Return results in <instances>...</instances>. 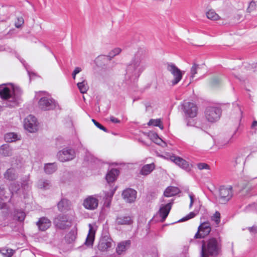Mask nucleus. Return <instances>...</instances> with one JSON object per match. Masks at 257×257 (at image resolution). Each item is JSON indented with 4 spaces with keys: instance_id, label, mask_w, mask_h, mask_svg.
Instances as JSON below:
<instances>
[{
    "instance_id": "54",
    "label": "nucleus",
    "mask_w": 257,
    "mask_h": 257,
    "mask_svg": "<svg viewBox=\"0 0 257 257\" xmlns=\"http://www.w3.org/2000/svg\"><path fill=\"white\" fill-rule=\"evenodd\" d=\"M248 230L249 232L253 234H257V227L256 226H252L251 227H248Z\"/></svg>"
},
{
    "instance_id": "13",
    "label": "nucleus",
    "mask_w": 257,
    "mask_h": 257,
    "mask_svg": "<svg viewBox=\"0 0 257 257\" xmlns=\"http://www.w3.org/2000/svg\"><path fill=\"white\" fill-rule=\"evenodd\" d=\"M98 205V199L97 195L87 196L83 201V206L88 210H93L96 209Z\"/></svg>"
},
{
    "instance_id": "40",
    "label": "nucleus",
    "mask_w": 257,
    "mask_h": 257,
    "mask_svg": "<svg viewBox=\"0 0 257 257\" xmlns=\"http://www.w3.org/2000/svg\"><path fill=\"white\" fill-rule=\"evenodd\" d=\"M237 131V129H236L234 132V133L231 135V136L230 137H229V138H227V139H226V140H225L224 141L223 146H227L229 144L232 143L233 139L234 138Z\"/></svg>"
},
{
    "instance_id": "32",
    "label": "nucleus",
    "mask_w": 257,
    "mask_h": 257,
    "mask_svg": "<svg viewBox=\"0 0 257 257\" xmlns=\"http://www.w3.org/2000/svg\"><path fill=\"white\" fill-rule=\"evenodd\" d=\"M50 181L47 180H40L37 183V187L41 189L47 190L50 188Z\"/></svg>"
},
{
    "instance_id": "27",
    "label": "nucleus",
    "mask_w": 257,
    "mask_h": 257,
    "mask_svg": "<svg viewBox=\"0 0 257 257\" xmlns=\"http://www.w3.org/2000/svg\"><path fill=\"white\" fill-rule=\"evenodd\" d=\"M5 140L7 142H13L21 140V136L15 133H9L5 135Z\"/></svg>"
},
{
    "instance_id": "26",
    "label": "nucleus",
    "mask_w": 257,
    "mask_h": 257,
    "mask_svg": "<svg viewBox=\"0 0 257 257\" xmlns=\"http://www.w3.org/2000/svg\"><path fill=\"white\" fill-rule=\"evenodd\" d=\"M179 189L177 187L170 186L166 189L164 195L167 197H171L178 194Z\"/></svg>"
},
{
    "instance_id": "47",
    "label": "nucleus",
    "mask_w": 257,
    "mask_h": 257,
    "mask_svg": "<svg viewBox=\"0 0 257 257\" xmlns=\"http://www.w3.org/2000/svg\"><path fill=\"white\" fill-rule=\"evenodd\" d=\"M24 20L22 18H19L17 19V21L15 23V26L17 28H20L24 24Z\"/></svg>"
},
{
    "instance_id": "28",
    "label": "nucleus",
    "mask_w": 257,
    "mask_h": 257,
    "mask_svg": "<svg viewBox=\"0 0 257 257\" xmlns=\"http://www.w3.org/2000/svg\"><path fill=\"white\" fill-rule=\"evenodd\" d=\"M155 169L154 163L144 165L141 169V174L143 175H148Z\"/></svg>"
},
{
    "instance_id": "10",
    "label": "nucleus",
    "mask_w": 257,
    "mask_h": 257,
    "mask_svg": "<svg viewBox=\"0 0 257 257\" xmlns=\"http://www.w3.org/2000/svg\"><path fill=\"white\" fill-rule=\"evenodd\" d=\"M75 152L72 149L65 148L59 151L57 154V157L59 160L64 162L69 161L74 158Z\"/></svg>"
},
{
    "instance_id": "31",
    "label": "nucleus",
    "mask_w": 257,
    "mask_h": 257,
    "mask_svg": "<svg viewBox=\"0 0 257 257\" xmlns=\"http://www.w3.org/2000/svg\"><path fill=\"white\" fill-rule=\"evenodd\" d=\"M76 236V230L72 229L66 235L65 239L68 243H71L75 240Z\"/></svg>"
},
{
    "instance_id": "15",
    "label": "nucleus",
    "mask_w": 257,
    "mask_h": 257,
    "mask_svg": "<svg viewBox=\"0 0 257 257\" xmlns=\"http://www.w3.org/2000/svg\"><path fill=\"white\" fill-rule=\"evenodd\" d=\"M137 191L132 188H127L122 193L123 199L126 202L132 203L135 201L137 198Z\"/></svg>"
},
{
    "instance_id": "52",
    "label": "nucleus",
    "mask_w": 257,
    "mask_h": 257,
    "mask_svg": "<svg viewBox=\"0 0 257 257\" xmlns=\"http://www.w3.org/2000/svg\"><path fill=\"white\" fill-rule=\"evenodd\" d=\"M189 198L190 199V204H189V208H191L193 205V202H194V195L193 194V193H189Z\"/></svg>"
},
{
    "instance_id": "20",
    "label": "nucleus",
    "mask_w": 257,
    "mask_h": 257,
    "mask_svg": "<svg viewBox=\"0 0 257 257\" xmlns=\"http://www.w3.org/2000/svg\"><path fill=\"white\" fill-rule=\"evenodd\" d=\"M88 226L89 232L86 238L85 244L88 246H91L94 240L95 231L91 224H89Z\"/></svg>"
},
{
    "instance_id": "64",
    "label": "nucleus",
    "mask_w": 257,
    "mask_h": 257,
    "mask_svg": "<svg viewBox=\"0 0 257 257\" xmlns=\"http://www.w3.org/2000/svg\"><path fill=\"white\" fill-rule=\"evenodd\" d=\"M76 75H77V74H75V73L74 72H73V73H72V77H73V78L74 79H75Z\"/></svg>"
},
{
    "instance_id": "16",
    "label": "nucleus",
    "mask_w": 257,
    "mask_h": 257,
    "mask_svg": "<svg viewBox=\"0 0 257 257\" xmlns=\"http://www.w3.org/2000/svg\"><path fill=\"white\" fill-rule=\"evenodd\" d=\"M115 222L118 225H130L133 224V219L129 215L120 214L117 216Z\"/></svg>"
},
{
    "instance_id": "19",
    "label": "nucleus",
    "mask_w": 257,
    "mask_h": 257,
    "mask_svg": "<svg viewBox=\"0 0 257 257\" xmlns=\"http://www.w3.org/2000/svg\"><path fill=\"white\" fill-rule=\"evenodd\" d=\"M37 225L41 231H45L51 225V221L47 217H43L39 219Z\"/></svg>"
},
{
    "instance_id": "58",
    "label": "nucleus",
    "mask_w": 257,
    "mask_h": 257,
    "mask_svg": "<svg viewBox=\"0 0 257 257\" xmlns=\"http://www.w3.org/2000/svg\"><path fill=\"white\" fill-rule=\"evenodd\" d=\"M255 2H251L250 3H249V6H248V9H253L254 8H255Z\"/></svg>"
},
{
    "instance_id": "59",
    "label": "nucleus",
    "mask_w": 257,
    "mask_h": 257,
    "mask_svg": "<svg viewBox=\"0 0 257 257\" xmlns=\"http://www.w3.org/2000/svg\"><path fill=\"white\" fill-rule=\"evenodd\" d=\"M250 67L252 69L253 71H257V62L255 64H252Z\"/></svg>"
},
{
    "instance_id": "2",
    "label": "nucleus",
    "mask_w": 257,
    "mask_h": 257,
    "mask_svg": "<svg viewBox=\"0 0 257 257\" xmlns=\"http://www.w3.org/2000/svg\"><path fill=\"white\" fill-rule=\"evenodd\" d=\"M221 252V239L212 237L205 241H202L199 257H218Z\"/></svg>"
},
{
    "instance_id": "5",
    "label": "nucleus",
    "mask_w": 257,
    "mask_h": 257,
    "mask_svg": "<svg viewBox=\"0 0 257 257\" xmlns=\"http://www.w3.org/2000/svg\"><path fill=\"white\" fill-rule=\"evenodd\" d=\"M211 230L210 224L208 222H204L198 227V230L194 236V238L190 241L191 243H195V239L203 238L208 235Z\"/></svg>"
},
{
    "instance_id": "48",
    "label": "nucleus",
    "mask_w": 257,
    "mask_h": 257,
    "mask_svg": "<svg viewBox=\"0 0 257 257\" xmlns=\"http://www.w3.org/2000/svg\"><path fill=\"white\" fill-rule=\"evenodd\" d=\"M17 217L19 221H22L25 218V214L22 211L18 212L17 214Z\"/></svg>"
},
{
    "instance_id": "1",
    "label": "nucleus",
    "mask_w": 257,
    "mask_h": 257,
    "mask_svg": "<svg viewBox=\"0 0 257 257\" xmlns=\"http://www.w3.org/2000/svg\"><path fill=\"white\" fill-rule=\"evenodd\" d=\"M149 65L147 53L144 49H139L135 54L126 69L124 80L130 84L135 83Z\"/></svg>"
},
{
    "instance_id": "61",
    "label": "nucleus",
    "mask_w": 257,
    "mask_h": 257,
    "mask_svg": "<svg viewBox=\"0 0 257 257\" xmlns=\"http://www.w3.org/2000/svg\"><path fill=\"white\" fill-rule=\"evenodd\" d=\"M236 107H237V109L238 110V111L239 112V115H240L239 119H240L241 117V115H242V112L241 110L240 106L238 104L236 105Z\"/></svg>"
},
{
    "instance_id": "18",
    "label": "nucleus",
    "mask_w": 257,
    "mask_h": 257,
    "mask_svg": "<svg viewBox=\"0 0 257 257\" xmlns=\"http://www.w3.org/2000/svg\"><path fill=\"white\" fill-rule=\"evenodd\" d=\"M172 203L170 202L165 205H161L159 211L160 216L161 217V221L163 222L168 216L172 208Z\"/></svg>"
},
{
    "instance_id": "55",
    "label": "nucleus",
    "mask_w": 257,
    "mask_h": 257,
    "mask_svg": "<svg viewBox=\"0 0 257 257\" xmlns=\"http://www.w3.org/2000/svg\"><path fill=\"white\" fill-rule=\"evenodd\" d=\"M187 125L188 126H193L195 124V122L194 120H187Z\"/></svg>"
},
{
    "instance_id": "24",
    "label": "nucleus",
    "mask_w": 257,
    "mask_h": 257,
    "mask_svg": "<svg viewBox=\"0 0 257 257\" xmlns=\"http://www.w3.org/2000/svg\"><path fill=\"white\" fill-rule=\"evenodd\" d=\"M58 208L60 211H65L70 208V202L66 199H62L57 204Z\"/></svg>"
},
{
    "instance_id": "46",
    "label": "nucleus",
    "mask_w": 257,
    "mask_h": 257,
    "mask_svg": "<svg viewBox=\"0 0 257 257\" xmlns=\"http://www.w3.org/2000/svg\"><path fill=\"white\" fill-rule=\"evenodd\" d=\"M197 167L199 170L209 169V166L204 163L198 164Z\"/></svg>"
},
{
    "instance_id": "39",
    "label": "nucleus",
    "mask_w": 257,
    "mask_h": 257,
    "mask_svg": "<svg viewBox=\"0 0 257 257\" xmlns=\"http://www.w3.org/2000/svg\"><path fill=\"white\" fill-rule=\"evenodd\" d=\"M243 161V157L241 155L237 156L233 160L232 164L236 167L238 164H241Z\"/></svg>"
},
{
    "instance_id": "36",
    "label": "nucleus",
    "mask_w": 257,
    "mask_h": 257,
    "mask_svg": "<svg viewBox=\"0 0 257 257\" xmlns=\"http://www.w3.org/2000/svg\"><path fill=\"white\" fill-rule=\"evenodd\" d=\"M149 125H153L159 126L161 130L163 129V125L160 119H151L148 123Z\"/></svg>"
},
{
    "instance_id": "12",
    "label": "nucleus",
    "mask_w": 257,
    "mask_h": 257,
    "mask_svg": "<svg viewBox=\"0 0 257 257\" xmlns=\"http://www.w3.org/2000/svg\"><path fill=\"white\" fill-rule=\"evenodd\" d=\"M113 245L112 239L108 235L102 236L97 245L98 249L101 251H106Z\"/></svg>"
},
{
    "instance_id": "3",
    "label": "nucleus",
    "mask_w": 257,
    "mask_h": 257,
    "mask_svg": "<svg viewBox=\"0 0 257 257\" xmlns=\"http://www.w3.org/2000/svg\"><path fill=\"white\" fill-rule=\"evenodd\" d=\"M22 89L13 83H4L0 85V96H18L22 95Z\"/></svg>"
},
{
    "instance_id": "42",
    "label": "nucleus",
    "mask_w": 257,
    "mask_h": 257,
    "mask_svg": "<svg viewBox=\"0 0 257 257\" xmlns=\"http://www.w3.org/2000/svg\"><path fill=\"white\" fill-rule=\"evenodd\" d=\"M20 186L19 184L16 183H12L10 186V190L11 191L12 194L14 193H17L19 190Z\"/></svg>"
},
{
    "instance_id": "43",
    "label": "nucleus",
    "mask_w": 257,
    "mask_h": 257,
    "mask_svg": "<svg viewBox=\"0 0 257 257\" xmlns=\"http://www.w3.org/2000/svg\"><path fill=\"white\" fill-rule=\"evenodd\" d=\"M196 213H195L194 212H191L189 214H188L187 215H186L185 217L182 218L179 221H185L188 219H191L193 217H194L196 215Z\"/></svg>"
},
{
    "instance_id": "8",
    "label": "nucleus",
    "mask_w": 257,
    "mask_h": 257,
    "mask_svg": "<svg viewBox=\"0 0 257 257\" xmlns=\"http://www.w3.org/2000/svg\"><path fill=\"white\" fill-rule=\"evenodd\" d=\"M232 195L231 186H222L219 188V201L222 204H224L231 199Z\"/></svg>"
},
{
    "instance_id": "38",
    "label": "nucleus",
    "mask_w": 257,
    "mask_h": 257,
    "mask_svg": "<svg viewBox=\"0 0 257 257\" xmlns=\"http://www.w3.org/2000/svg\"><path fill=\"white\" fill-rule=\"evenodd\" d=\"M212 221H214L216 225L219 224L220 222V214L218 211H216L211 217Z\"/></svg>"
},
{
    "instance_id": "63",
    "label": "nucleus",
    "mask_w": 257,
    "mask_h": 257,
    "mask_svg": "<svg viewBox=\"0 0 257 257\" xmlns=\"http://www.w3.org/2000/svg\"><path fill=\"white\" fill-rule=\"evenodd\" d=\"M257 126V121L254 120L253 121L252 124H251V128H254L255 127Z\"/></svg>"
},
{
    "instance_id": "30",
    "label": "nucleus",
    "mask_w": 257,
    "mask_h": 257,
    "mask_svg": "<svg viewBox=\"0 0 257 257\" xmlns=\"http://www.w3.org/2000/svg\"><path fill=\"white\" fill-rule=\"evenodd\" d=\"M4 176L5 178L9 180H13L17 177L16 171L14 168L8 169L5 173Z\"/></svg>"
},
{
    "instance_id": "25",
    "label": "nucleus",
    "mask_w": 257,
    "mask_h": 257,
    "mask_svg": "<svg viewBox=\"0 0 257 257\" xmlns=\"http://www.w3.org/2000/svg\"><path fill=\"white\" fill-rule=\"evenodd\" d=\"M0 154L3 156H11L13 154V150L8 144L2 145L0 147Z\"/></svg>"
},
{
    "instance_id": "44",
    "label": "nucleus",
    "mask_w": 257,
    "mask_h": 257,
    "mask_svg": "<svg viewBox=\"0 0 257 257\" xmlns=\"http://www.w3.org/2000/svg\"><path fill=\"white\" fill-rule=\"evenodd\" d=\"M113 195V192L111 193L109 196H108L106 197L105 201L104 203V205L107 207H109L110 206V202H111V198Z\"/></svg>"
},
{
    "instance_id": "21",
    "label": "nucleus",
    "mask_w": 257,
    "mask_h": 257,
    "mask_svg": "<svg viewBox=\"0 0 257 257\" xmlns=\"http://www.w3.org/2000/svg\"><path fill=\"white\" fill-rule=\"evenodd\" d=\"M131 241L129 240H124L119 242L116 248V252L118 254H121L124 252L130 246Z\"/></svg>"
},
{
    "instance_id": "62",
    "label": "nucleus",
    "mask_w": 257,
    "mask_h": 257,
    "mask_svg": "<svg viewBox=\"0 0 257 257\" xmlns=\"http://www.w3.org/2000/svg\"><path fill=\"white\" fill-rule=\"evenodd\" d=\"M2 199L0 198V209H2L5 207L6 206V203L4 202H3L2 201Z\"/></svg>"
},
{
    "instance_id": "37",
    "label": "nucleus",
    "mask_w": 257,
    "mask_h": 257,
    "mask_svg": "<svg viewBox=\"0 0 257 257\" xmlns=\"http://www.w3.org/2000/svg\"><path fill=\"white\" fill-rule=\"evenodd\" d=\"M200 68V67L199 65H197L196 64H194L193 65V66L191 68V70H190V73H191L190 79H193L194 78L195 74L198 73Z\"/></svg>"
},
{
    "instance_id": "45",
    "label": "nucleus",
    "mask_w": 257,
    "mask_h": 257,
    "mask_svg": "<svg viewBox=\"0 0 257 257\" xmlns=\"http://www.w3.org/2000/svg\"><path fill=\"white\" fill-rule=\"evenodd\" d=\"M92 121L98 128L104 131L105 132H107V129L103 125H102L101 124H100L99 122H98L97 121H96L95 119H92Z\"/></svg>"
},
{
    "instance_id": "33",
    "label": "nucleus",
    "mask_w": 257,
    "mask_h": 257,
    "mask_svg": "<svg viewBox=\"0 0 257 257\" xmlns=\"http://www.w3.org/2000/svg\"><path fill=\"white\" fill-rule=\"evenodd\" d=\"M3 99L4 103L10 107H14L17 105L16 97H1Z\"/></svg>"
},
{
    "instance_id": "57",
    "label": "nucleus",
    "mask_w": 257,
    "mask_h": 257,
    "mask_svg": "<svg viewBox=\"0 0 257 257\" xmlns=\"http://www.w3.org/2000/svg\"><path fill=\"white\" fill-rule=\"evenodd\" d=\"M110 120L111 122H112L113 123H119L120 122V120L114 116H111L110 117Z\"/></svg>"
},
{
    "instance_id": "34",
    "label": "nucleus",
    "mask_w": 257,
    "mask_h": 257,
    "mask_svg": "<svg viewBox=\"0 0 257 257\" xmlns=\"http://www.w3.org/2000/svg\"><path fill=\"white\" fill-rule=\"evenodd\" d=\"M15 252V250L6 247H4L0 249V253L4 257H12Z\"/></svg>"
},
{
    "instance_id": "14",
    "label": "nucleus",
    "mask_w": 257,
    "mask_h": 257,
    "mask_svg": "<svg viewBox=\"0 0 257 257\" xmlns=\"http://www.w3.org/2000/svg\"><path fill=\"white\" fill-rule=\"evenodd\" d=\"M39 105L42 109L47 110L55 108L56 103L52 97H41Z\"/></svg>"
},
{
    "instance_id": "50",
    "label": "nucleus",
    "mask_w": 257,
    "mask_h": 257,
    "mask_svg": "<svg viewBox=\"0 0 257 257\" xmlns=\"http://www.w3.org/2000/svg\"><path fill=\"white\" fill-rule=\"evenodd\" d=\"M149 137L154 142H155V140H156L159 137L157 134L153 132L149 133Z\"/></svg>"
},
{
    "instance_id": "9",
    "label": "nucleus",
    "mask_w": 257,
    "mask_h": 257,
    "mask_svg": "<svg viewBox=\"0 0 257 257\" xmlns=\"http://www.w3.org/2000/svg\"><path fill=\"white\" fill-rule=\"evenodd\" d=\"M38 124L36 117L32 115H28L24 122L25 129L32 133L38 131Z\"/></svg>"
},
{
    "instance_id": "53",
    "label": "nucleus",
    "mask_w": 257,
    "mask_h": 257,
    "mask_svg": "<svg viewBox=\"0 0 257 257\" xmlns=\"http://www.w3.org/2000/svg\"><path fill=\"white\" fill-rule=\"evenodd\" d=\"M220 82V80L217 78H214L211 80V84L212 86H215L216 85L219 84Z\"/></svg>"
},
{
    "instance_id": "22",
    "label": "nucleus",
    "mask_w": 257,
    "mask_h": 257,
    "mask_svg": "<svg viewBox=\"0 0 257 257\" xmlns=\"http://www.w3.org/2000/svg\"><path fill=\"white\" fill-rule=\"evenodd\" d=\"M77 86L80 92L82 94L86 93L89 89L87 82L83 77L80 79V81L77 83Z\"/></svg>"
},
{
    "instance_id": "35",
    "label": "nucleus",
    "mask_w": 257,
    "mask_h": 257,
    "mask_svg": "<svg viewBox=\"0 0 257 257\" xmlns=\"http://www.w3.org/2000/svg\"><path fill=\"white\" fill-rule=\"evenodd\" d=\"M206 16L208 19L213 21L220 19L219 16L213 11L209 10L206 13Z\"/></svg>"
},
{
    "instance_id": "23",
    "label": "nucleus",
    "mask_w": 257,
    "mask_h": 257,
    "mask_svg": "<svg viewBox=\"0 0 257 257\" xmlns=\"http://www.w3.org/2000/svg\"><path fill=\"white\" fill-rule=\"evenodd\" d=\"M119 171L116 169H113L108 172L106 175V180L108 183L114 181L118 175Z\"/></svg>"
},
{
    "instance_id": "60",
    "label": "nucleus",
    "mask_w": 257,
    "mask_h": 257,
    "mask_svg": "<svg viewBox=\"0 0 257 257\" xmlns=\"http://www.w3.org/2000/svg\"><path fill=\"white\" fill-rule=\"evenodd\" d=\"M81 68H80V67H76L74 69V70L73 71V72L75 73V74H78L81 71Z\"/></svg>"
},
{
    "instance_id": "17",
    "label": "nucleus",
    "mask_w": 257,
    "mask_h": 257,
    "mask_svg": "<svg viewBox=\"0 0 257 257\" xmlns=\"http://www.w3.org/2000/svg\"><path fill=\"white\" fill-rule=\"evenodd\" d=\"M170 160L186 171H189L191 170V167L188 163L179 157L172 156L170 157Z\"/></svg>"
},
{
    "instance_id": "51",
    "label": "nucleus",
    "mask_w": 257,
    "mask_h": 257,
    "mask_svg": "<svg viewBox=\"0 0 257 257\" xmlns=\"http://www.w3.org/2000/svg\"><path fill=\"white\" fill-rule=\"evenodd\" d=\"M36 95L37 96H47L49 95V94L47 92L44 91H40L38 92H36Z\"/></svg>"
},
{
    "instance_id": "7",
    "label": "nucleus",
    "mask_w": 257,
    "mask_h": 257,
    "mask_svg": "<svg viewBox=\"0 0 257 257\" xmlns=\"http://www.w3.org/2000/svg\"><path fill=\"white\" fill-rule=\"evenodd\" d=\"M167 69L172 74L174 77L173 79L171 81L172 85H175L178 84L182 79L184 72L181 71L173 63H168Z\"/></svg>"
},
{
    "instance_id": "41",
    "label": "nucleus",
    "mask_w": 257,
    "mask_h": 257,
    "mask_svg": "<svg viewBox=\"0 0 257 257\" xmlns=\"http://www.w3.org/2000/svg\"><path fill=\"white\" fill-rule=\"evenodd\" d=\"M121 49L120 48H115L112 50L109 53V56L112 58L118 55L121 52Z\"/></svg>"
},
{
    "instance_id": "11",
    "label": "nucleus",
    "mask_w": 257,
    "mask_h": 257,
    "mask_svg": "<svg viewBox=\"0 0 257 257\" xmlns=\"http://www.w3.org/2000/svg\"><path fill=\"white\" fill-rule=\"evenodd\" d=\"M54 223L57 228L64 229L70 226L71 223L67 215L60 214L55 218Z\"/></svg>"
},
{
    "instance_id": "56",
    "label": "nucleus",
    "mask_w": 257,
    "mask_h": 257,
    "mask_svg": "<svg viewBox=\"0 0 257 257\" xmlns=\"http://www.w3.org/2000/svg\"><path fill=\"white\" fill-rule=\"evenodd\" d=\"M0 195L2 196H4V197L6 199H9V198L10 197V196L5 195V190L3 188H2L1 187H0Z\"/></svg>"
},
{
    "instance_id": "4",
    "label": "nucleus",
    "mask_w": 257,
    "mask_h": 257,
    "mask_svg": "<svg viewBox=\"0 0 257 257\" xmlns=\"http://www.w3.org/2000/svg\"><path fill=\"white\" fill-rule=\"evenodd\" d=\"M222 115V109L216 106H209L204 111V117L209 122L213 123L219 121Z\"/></svg>"
},
{
    "instance_id": "29",
    "label": "nucleus",
    "mask_w": 257,
    "mask_h": 257,
    "mask_svg": "<svg viewBox=\"0 0 257 257\" xmlns=\"http://www.w3.org/2000/svg\"><path fill=\"white\" fill-rule=\"evenodd\" d=\"M57 166L56 163H48L44 166V170L46 173L51 174L53 173L57 170Z\"/></svg>"
},
{
    "instance_id": "6",
    "label": "nucleus",
    "mask_w": 257,
    "mask_h": 257,
    "mask_svg": "<svg viewBox=\"0 0 257 257\" xmlns=\"http://www.w3.org/2000/svg\"><path fill=\"white\" fill-rule=\"evenodd\" d=\"M182 106L186 116L190 118H194L197 116L198 107L194 102L184 100L182 104Z\"/></svg>"
},
{
    "instance_id": "49",
    "label": "nucleus",
    "mask_w": 257,
    "mask_h": 257,
    "mask_svg": "<svg viewBox=\"0 0 257 257\" xmlns=\"http://www.w3.org/2000/svg\"><path fill=\"white\" fill-rule=\"evenodd\" d=\"M156 144L161 145L162 146H166V144L163 141V140L160 139L159 137H158L156 140H155V142Z\"/></svg>"
}]
</instances>
